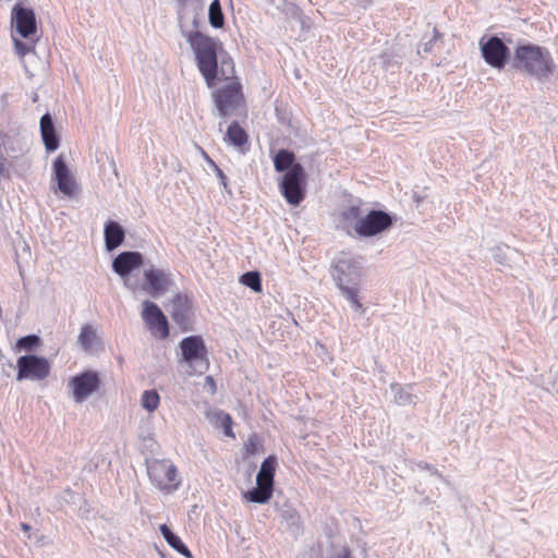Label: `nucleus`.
Wrapping results in <instances>:
<instances>
[{"label": "nucleus", "instance_id": "c9c22d12", "mask_svg": "<svg viewBox=\"0 0 558 558\" xmlns=\"http://www.w3.org/2000/svg\"><path fill=\"white\" fill-rule=\"evenodd\" d=\"M13 41H14L15 52L20 57H24L35 49V45L33 43H24L17 38H13Z\"/></svg>", "mask_w": 558, "mask_h": 558}, {"label": "nucleus", "instance_id": "7ed1b4c3", "mask_svg": "<svg viewBox=\"0 0 558 558\" xmlns=\"http://www.w3.org/2000/svg\"><path fill=\"white\" fill-rule=\"evenodd\" d=\"M362 267L353 258H339L333 265L332 277L342 295L351 303V306L364 313V307L359 300Z\"/></svg>", "mask_w": 558, "mask_h": 558}, {"label": "nucleus", "instance_id": "ddd939ff", "mask_svg": "<svg viewBox=\"0 0 558 558\" xmlns=\"http://www.w3.org/2000/svg\"><path fill=\"white\" fill-rule=\"evenodd\" d=\"M143 277L142 289L153 298L162 295L173 283L170 271L156 268L154 265L144 269Z\"/></svg>", "mask_w": 558, "mask_h": 558}, {"label": "nucleus", "instance_id": "de8ad7c7", "mask_svg": "<svg viewBox=\"0 0 558 558\" xmlns=\"http://www.w3.org/2000/svg\"><path fill=\"white\" fill-rule=\"evenodd\" d=\"M23 244H24L23 250H24L25 252H28V253H29V247L27 246V244H26L25 242H24Z\"/></svg>", "mask_w": 558, "mask_h": 558}, {"label": "nucleus", "instance_id": "bb28decb", "mask_svg": "<svg viewBox=\"0 0 558 558\" xmlns=\"http://www.w3.org/2000/svg\"><path fill=\"white\" fill-rule=\"evenodd\" d=\"M235 69L233 59L223 51L220 56V65L218 64V78L219 80H231L234 77Z\"/></svg>", "mask_w": 558, "mask_h": 558}, {"label": "nucleus", "instance_id": "7c9ffc66", "mask_svg": "<svg viewBox=\"0 0 558 558\" xmlns=\"http://www.w3.org/2000/svg\"><path fill=\"white\" fill-rule=\"evenodd\" d=\"M391 390L395 391V402L398 405H408L413 402L414 396L400 385L392 384Z\"/></svg>", "mask_w": 558, "mask_h": 558}, {"label": "nucleus", "instance_id": "72a5a7b5", "mask_svg": "<svg viewBox=\"0 0 558 558\" xmlns=\"http://www.w3.org/2000/svg\"><path fill=\"white\" fill-rule=\"evenodd\" d=\"M282 517L288 522L290 529L295 531L301 529V517L296 510L289 508L282 512Z\"/></svg>", "mask_w": 558, "mask_h": 558}, {"label": "nucleus", "instance_id": "2eb2a0df", "mask_svg": "<svg viewBox=\"0 0 558 558\" xmlns=\"http://www.w3.org/2000/svg\"><path fill=\"white\" fill-rule=\"evenodd\" d=\"M142 318L149 330L160 332L161 339L169 337L168 319L156 303L148 300L143 302Z\"/></svg>", "mask_w": 558, "mask_h": 558}, {"label": "nucleus", "instance_id": "4468645a", "mask_svg": "<svg viewBox=\"0 0 558 558\" xmlns=\"http://www.w3.org/2000/svg\"><path fill=\"white\" fill-rule=\"evenodd\" d=\"M11 24L16 33L25 39H32L37 33V22L34 10L32 8H25L21 3H16L12 8Z\"/></svg>", "mask_w": 558, "mask_h": 558}, {"label": "nucleus", "instance_id": "49530a36", "mask_svg": "<svg viewBox=\"0 0 558 558\" xmlns=\"http://www.w3.org/2000/svg\"><path fill=\"white\" fill-rule=\"evenodd\" d=\"M206 381H211V385H213V386L215 385V381H214V379H213V377H211V376H207V377H206Z\"/></svg>", "mask_w": 558, "mask_h": 558}, {"label": "nucleus", "instance_id": "58836bf2", "mask_svg": "<svg viewBox=\"0 0 558 558\" xmlns=\"http://www.w3.org/2000/svg\"><path fill=\"white\" fill-rule=\"evenodd\" d=\"M215 172L220 181V184L223 186V189L230 194L231 191L228 189V179L227 175L223 173V171L218 167L215 166Z\"/></svg>", "mask_w": 558, "mask_h": 558}, {"label": "nucleus", "instance_id": "1a4fd4ad", "mask_svg": "<svg viewBox=\"0 0 558 558\" xmlns=\"http://www.w3.org/2000/svg\"><path fill=\"white\" fill-rule=\"evenodd\" d=\"M144 256L137 251H124L119 253L112 260V270L122 278L124 287L131 291L137 289V282L132 281L131 274L144 266Z\"/></svg>", "mask_w": 558, "mask_h": 558}, {"label": "nucleus", "instance_id": "a19ab883", "mask_svg": "<svg viewBox=\"0 0 558 558\" xmlns=\"http://www.w3.org/2000/svg\"><path fill=\"white\" fill-rule=\"evenodd\" d=\"M7 158L4 157V153L0 149V177L10 178L9 171L5 168Z\"/></svg>", "mask_w": 558, "mask_h": 558}, {"label": "nucleus", "instance_id": "423d86ee", "mask_svg": "<svg viewBox=\"0 0 558 558\" xmlns=\"http://www.w3.org/2000/svg\"><path fill=\"white\" fill-rule=\"evenodd\" d=\"M213 99L220 118L227 119L231 117L244 101L241 83L233 81L216 89L213 93Z\"/></svg>", "mask_w": 558, "mask_h": 558}, {"label": "nucleus", "instance_id": "37998d69", "mask_svg": "<svg viewBox=\"0 0 558 558\" xmlns=\"http://www.w3.org/2000/svg\"><path fill=\"white\" fill-rule=\"evenodd\" d=\"M21 527H22V530H23V531H25V532H28V531L31 530L29 524L24 523V522H23V523H21Z\"/></svg>", "mask_w": 558, "mask_h": 558}, {"label": "nucleus", "instance_id": "f8f14e48", "mask_svg": "<svg viewBox=\"0 0 558 558\" xmlns=\"http://www.w3.org/2000/svg\"><path fill=\"white\" fill-rule=\"evenodd\" d=\"M19 381L24 379L41 380L50 373V364L46 357L34 354L22 355L16 362Z\"/></svg>", "mask_w": 558, "mask_h": 558}, {"label": "nucleus", "instance_id": "9b49d317", "mask_svg": "<svg viewBox=\"0 0 558 558\" xmlns=\"http://www.w3.org/2000/svg\"><path fill=\"white\" fill-rule=\"evenodd\" d=\"M481 53L485 62L494 69L502 70L510 60V49L501 38L494 35L480 41Z\"/></svg>", "mask_w": 558, "mask_h": 558}, {"label": "nucleus", "instance_id": "5701e85b", "mask_svg": "<svg viewBox=\"0 0 558 558\" xmlns=\"http://www.w3.org/2000/svg\"><path fill=\"white\" fill-rule=\"evenodd\" d=\"M276 468L277 458L275 456H268L260 464L259 472L256 476V482H264L274 486Z\"/></svg>", "mask_w": 558, "mask_h": 558}, {"label": "nucleus", "instance_id": "f704fd0d", "mask_svg": "<svg viewBox=\"0 0 558 558\" xmlns=\"http://www.w3.org/2000/svg\"><path fill=\"white\" fill-rule=\"evenodd\" d=\"M220 421V425L223 428V433L226 436L234 438V433L232 430L233 421L232 417L228 413L220 412L218 415Z\"/></svg>", "mask_w": 558, "mask_h": 558}, {"label": "nucleus", "instance_id": "a211bd4d", "mask_svg": "<svg viewBox=\"0 0 558 558\" xmlns=\"http://www.w3.org/2000/svg\"><path fill=\"white\" fill-rule=\"evenodd\" d=\"M40 135L44 145L48 151H54L59 148L60 138L56 130L53 119L49 112L40 118L39 122Z\"/></svg>", "mask_w": 558, "mask_h": 558}, {"label": "nucleus", "instance_id": "4c0bfd02", "mask_svg": "<svg viewBox=\"0 0 558 558\" xmlns=\"http://www.w3.org/2000/svg\"><path fill=\"white\" fill-rule=\"evenodd\" d=\"M415 465L421 470L430 471L432 475L442 478V475L438 472V470L435 469L432 464H428L427 462H424V461L415 462Z\"/></svg>", "mask_w": 558, "mask_h": 558}, {"label": "nucleus", "instance_id": "dca6fc26", "mask_svg": "<svg viewBox=\"0 0 558 558\" xmlns=\"http://www.w3.org/2000/svg\"><path fill=\"white\" fill-rule=\"evenodd\" d=\"M53 178L58 183L59 191L65 196H73L76 182L71 174V171L63 158V156H59L54 159L52 165Z\"/></svg>", "mask_w": 558, "mask_h": 558}, {"label": "nucleus", "instance_id": "0eeeda50", "mask_svg": "<svg viewBox=\"0 0 558 558\" xmlns=\"http://www.w3.org/2000/svg\"><path fill=\"white\" fill-rule=\"evenodd\" d=\"M305 170L302 165L296 163L283 175L280 192L290 205L298 206L305 198Z\"/></svg>", "mask_w": 558, "mask_h": 558}, {"label": "nucleus", "instance_id": "b1692460", "mask_svg": "<svg viewBox=\"0 0 558 558\" xmlns=\"http://www.w3.org/2000/svg\"><path fill=\"white\" fill-rule=\"evenodd\" d=\"M320 558H352V556L345 543L332 541L323 548Z\"/></svg>", "mask_w": 558, "mask_h": 558}, {"label": "nucleus", "instance_id": "39448f33", "mask_svg": "<svg viewBox=\"0 0 558 558\" xmlns=\"http://www.w3.org/2000/svg\"><path fill=\"white\" fill-rule=\"evenodd\" d=\"M182 359L195 373L203 374L209 367L207 349L201 336H189L183 338L179 344Z\"/></svg>", "mask_w": 558, "mask_h": 558}, {"label": "nucleus", "instance_id": "393cba45", "mask_svg": "<svg viewBox=\"0 0 558 558\" xmlns=\"http://www.w3.org/2000/svg\"><path fill=\"white\" fill-rule=\"evenodd\" d=\"M295 165V155L288 149H279L274 157V166L277 172H288Z\"/></svg>", "mask_w": 558, "mask_h": 558}, {"label": "nucleus", "instance_id": "6ab92c4d", "mask_svg": "<svg viewBox=\"0 0 558 558\" xmlns=\"http://www.w3.org/2000/svg\"><path fill=\"white\" fill-rule=\"evenodd\" d=\"M105 246L108 252L117 250L125 239L124 228L114 220H108L104 228Z\"/></svg>", "mask_w": 558, "mask_h": 558}, {"label": "nucleus", "instance_id": "e433bc0d", "mask_svg": "<svg viewBox=\"0 0 558 558\" xmlns=\"http://www.w3.org/2000/svg\"><path fill=\"white\" fill-rule=\"evenodd\" d=\"M342 217L345 221H357L361 219V209L357 206H351L342 213Z\"/></svg>", "mask_w": 558, "mask_h": 558}, {"label": "nucleus", "instance_id": "20e7f679", "mask_svg": "<svg viewBox=\"0 0 558 558\" xmlns=\"http://www.w3.org/2000/svg\"><path fill=\"white\" fill-rule=\"evenodd\" d=\"M151 484L161 492L172 493L180 486L177 466L167 459H155L146 463Z\"/></svg>", "mask_w": 558, "mask_h": 558}, {"label": "nucleus", "instance_id": "ea45409f", "mask_svg": "<svg viewBox=\"0 0 558 558\" xmlns=\"http://www.w3.org/2000/svg\"><path fill=\"white\" fill-rule=\"evenodd\" d=\"M433 32H434V37L430 40L424 43V45H423L424 52H430L432 48H433V43L440 37V34L436 27H434Z\"/></svg>", "mask_w": 558, "mask_h": 558}, {"label": "nucleus", "instance_id": "cd10ccee", "mask_svg": "<svg viewBox=\"0 0 558 558\" xmlns=\"http://www.w3.org/2000/svg\"><path fill=\"white\" fill-rule=\"evenodd\" d=\"M208 22L214 28H222L225 25V14L222 12L220 0H213L208 10Z\"/></svg>", "mask_w": 558, "mask_h": 558}, {"label": "nucleus", "instance_id": "f3484780", "mask_svg": "<svg viewBox=\"0 0 558 558\" xmlns=\"http://www.w3.org/2000/svg\"><path fill=\"white\" fill-rule=\"evenodd\" d=\"M191 305L186 295L178 293L172 300L171 317L173 322L183 330H189L191 326L190 319Z\"/></svg>", "mask_w": 558, "mask_h": 558}, {"label": "nucleus", "instance_id": "6e6552de", "mask_svg": "<svg viewBox=\"0 0 558 558\" xmlns=\"http://www.w3.org/2000/svg\"><path fill=\"white\" fill-rule=\"evenodd\" d=\"M396 217L380 209H373L354 225L355 232L364 238L375 236L389 230Z\"/></svg>", "mask_w": 558, "mask_h": 558}, {"label": "nucleus", "instance_id": "aec40b11", "mask_svg": "<svg viewBox=\"0 0 558 558\" xmlns=\"http://www.w3.org/2000/svg\"><path fill=\"white\" fill-rule=\"evenodd\" d=\"M274 486L264 482H256V487L244 493V498L254 504L264 505L270 500Z\"/></svg>", "mask_w": 558, "mask_h": 558}, {"label": "nucleus", "instance_id": "c03bdc74", "mask_svg": "<svg viewBox=\"0 0 558 558\" xmlns=\"http://www.w3.org/2000/svg\"><path fill=\"white\" fill-rule=\"evenodd\" d=\"M205 157H206V159L208 160L209 165L215 169V166H217V165L215 163V161H213V160H211V159H210L206 154H205Z\"/></svg>", "mask_w": 558, "mask_h": 558}, {"label": "nucleus", "instance_id": "f257e3e1", "mask_svg": "<svg viewBox=\"0 0 558 558\" xmlns=\"http://www.w3.org/2000/svg\"><path fill=\"white\" fill-rule=\"evenodd\" d=\"M191 49L194 52L198 71L210 88L218 80V58L222 54V43L218 38L205 35L199 31L184 34Z\"/></svg>", "mask_w": 558, "mask_h": 558}, {"label": "nucleus", "instance_id": "79ce46f5", "mask_svg": "<svg viewBox=\"0 0 558 558\" xmlns=\"http://www.w3.org/2000/svg\"><path fill=\"white\" fill-rule=\"evenodd\" d=\"M257 451V444L255 442V440L253 438H250L248 439V444L246 445V452L248 454H252L254 456Z\"/></svg>", "mask_w": 558, "mask_h": 558}, {"label": "nucleus", "instance_id": "f03ea898", "mask_svg": "<svg viewBox=\"0 0 558 558\" xmlns=\"http://www.w3.org/2000/svg\"><path fill=\"white\" fill-rule=\"evenodd\" d=\"M512 69L538 81H547L556 69L547 48L531 43L517 46L511 59Z\"/></svg>", "mask_w": 558, "mask_h": 558}, {"label": "nucleus", "instance_id": "412c9836", "mask_svg": "<svg viewBox=\"0 0 558 558\" xmlns=\"http://www.w3.org/2000/svg\"><path fill=\"white\" fill-rule=\"evenodd\" d=\"M160 532L166 539V542L171 546L174 550H177L179 554L186 558H193V555L191 550L187 548V546L182 542V539L171 531V529L166 525H160Z\"/></svg>", "mask_w": 558, "mask_h": 558}, {"label": "nucleus", "instance_id": "473e14b6", "mask_svg": "<svg viewBox=\"0 0 558 558\" xmlns=\"http://www.w3.org/2000/svg\"><path fill=\"white\" fill-rule=\"evenodd\" d=\"M40 343V338L37 335H27L21 337L16 342V348L20 351L35 350Z\"/></svg>", "mask_w": 558, "mask_h": 558}, {"label": "nucleus", "instance_id": "a18cd8bd", "mask_svg": "<svg viewBox=\"0 0 558 558\" xmlns=\"http://www.w3.org/2000/svg\"><path fill=\"white\" fill-rule=\"evenodd\" d=\"M193 26H194L195 28H197V27H198V20H197L196 17L193 20Z\"/></svg>", "mask_w": 558, "mask_h": 558}, {"label": "nucleus", "instance_id": "c756f323", "mask_svg": "<svg viewBox=\"0 0 558 558\" xmlns=\"http://www.w3.org/2000/svg\"><path fill=\"white\" fill-rule=\"evenodd\" d=\"M142 407L147 410L148 412L155 411L159 403H160V397L158 392L153 390H145L142 395Z\"/></svg>", "mask_w": 558, "mask_h": 558}, {"label": "nucleus", "instance_id": "a878e982", "mask_svg": "<svg viewBox=\"0 0 558 558\" xmlns=\"http://www.w3.org/2000/svg\"><path fill=\"white\" fill-rule=\"evenodd\" d=\"M226 137L230 144L236 147H242L248 140L246 132L236 121L228 126Z\"/></svg>", "mask_w": 558, "mask_h": 558}, {"label": "nucleus", "instance_id": "9d476101", "mask_svg": "<svg viewBox=\"0 0 558 558\" xmlns=\"http://www.w3.org/2000/svg\"><path fill=\"white\" fill-rule=\"evenodd\" d=\"M101 386V378L96 371H84L69 380V387L72 389V396L76 403L87 400L93 393L97 392Z\"/></svg>", "mask_w": 558, "mask_h": 558}, {"label": "nucleus", "instance_id": "4be33fe9", "mask_svg": "<svg viewBox=\"0 0 558 558\" xmlns=\"http://www.w3.org/2000/svg\"><path fill=\"white\" fill-rule=\"evenodd\" d=\"M0 149L4 153V157L17 158L23 154L24 148L22 147L20 140L15 136L0 133Z\"/></svg>", "mask_w": 558, "mask_h": 558}, {"label": "nucleus", "instance_id": "2f4dec72", "mask_svg": "<svg viewBox=\"0 0 558 558\" xmlns=\"http://www.w3.org/2000/svg\"><path fill=\"white\" fill-rule=\"evenodd\" d=\"M96 338L95 330L90 325H84L78 335V343L85 351L90 350L93 341Z\"/></svg>", "mask_w": 558, "mask_h": 558}, {"label": "nucleus", "instance_id": "c85d7f7f", "mask_svg": "<svg viewBox=\"0 0 558 558\" xmlns=\"http://www.w3.org/2000/svg\"><path fill=\"white\" fill-rule=\"evenodd\" d=\"M240 282L254 292L262 291V278L258 271H247L240 277Z\"/></svg>", "mask_w": 558, "mask_h": 558}]
</instances>
